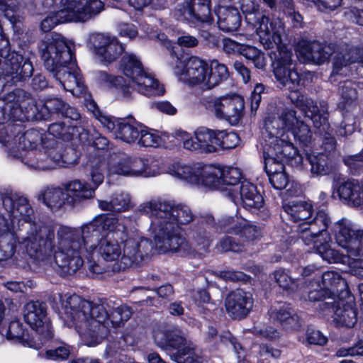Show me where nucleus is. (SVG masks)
<instances>
[{
	"mask_svg": "<svg viewBox=\"0 0 363 363\" xmlns=\"http://www.w3.org/2000/svg\"><path fill=\"white\" fill-rule=\"evenodd\" d=\"M63 319L74 326L81 338L92 340L116 339L117 335L132 314L127 305L113 308L109 303L95 304L77 295L69 296L62 303Z\"/></svg>",
	"mask_w": 363,
	"mask_h": 363,
	"instance_id": "f257e3e1",
	"label": "nucleus"
},
{
	"mask_svg": "<svg viewBox=\"0 0 363 363\" xmlns=\"http://www.w3.org/2000/svg\"><path fill=\"white\" fill-rule=\"evenodd\" d=\"M138 211L148 215L151 220L154 250L162 252H178L181 256L194 257L198 255L181 235L180 225H188L194 219V215L188 206L150 201L140 205Z\"/></svg>",
	"mask_w": 363,
	"mask_h": 363,
	"instance_id": "f03ea898",
	"label": "nucleus"
},
{
	"mask_svg": "<svg viewBox=\"0 0 363 363\" xmlns=\"http://www.w3.org/2000/svg\"><path fill=\"white\" fill-rule=\"evenodd\" d=\"M107 235L94 220L80 229L62 227L57 230L55 262L62 276H70L83 265L82 255H91Z\"/></svg>",
	"mask_w": 363,
	"mask_h": 363,
	"instance_id": "7ed1b4c3",
	"label": "nucleus"
},
{
	"mask_svg": "<svg viewBox=\"0 0 363 363\" xmlns=\"http://www.w3.org/2000/svg\"><path fill=\"white\" fill-rule=\"evenodd\" d=\"M94 220L101 228L104 234L111 236L110 231L115 229L125 233L126 238L123 240V255L119 261L113 264V272L138 267L153 252L154 244L151 240L139 236H130L127 228L123 224H118V220L113 216L103 214Z\"/></svg>",
	"mask_w": 363,
	"mask_h": 363,
	"instance_id": "20e7f679",
	"label": "nucleus"
},
{
	"mask_svg": "<svg viewBox=\"0 0 363 363\" xmlns=\"http://www.w3.org/2000/svg\"><path fill=\"white\" fill-rule=\"evenodd\" d=\"M63 9L50 13L41 21L40 29L49 32L60 23L69 21L86 22L104 9V3L101 0H61Z\"/></svg>",
	"mask_w": 363,
	"mask_h": 363,
	"instance_id": "39448f33",
	"label": "nucleus"
},
{
	"mask_svg": "<svg viewBox=\"0 0 363 363\" xmlns=\"http://www.w3.org/2000/svg\"><path fill=\"white\" fill-rule=\"evenodd\" d=\"M66 191L60 188H48L38 196L52 211H58L66 203L74 206L83 200L94 196V189L82 184L79 180H74L65 186Z\"/></svg>",
	"mask_w": 363,
	"mask_h": 363,
	"instance_id": "423d86ee",
	"label": "nucleus"
},
{
	"mask_svg": "<svg viewBox=\"0 0 363 363\" xmlns=\"http://www.w3.org/2000/svg\"><path fill=\"white\" fill-rule=\"evenodd\" d=\"M120 69L144 95H162L164 89L157 79L147 73L140 60L133 54L125 53L120 64Z\"/></svg>",
	"mask_w": 363,
	"mask_h": 363,
	"instance_id": "0eeeda50",
	"label": "nucleus"
},
{
	"mask_svg": "<svg viewBox=\"0 0 363 363\" xmlns=\"http://www.w3.org/2000/svg\"><path fill=\"white\" fill-rule=\"evenodd\" d=\"M55 231L52 226L40 224H30L27 236L23 239L26 252L30 257L43 259L53 250H57V240L54 242Z\"/></svg>",
	"mask_w": 363,
	"mask_h": 363,
	"instance_id": "6e6552de",
	"label": "nucleus"
},
{
	"mask_svg": "<svg viewBox=\"0 0 363 363\" xmlns=\"http://www.w3.org/2000/svg\"><path fill=\"white\" fill-rule=\"evenodd\" d=\"M45 67L52 72L73 60V53L65 38L58 33H52L41 41L39 45Z\"/></svg>",
	"mask_w": 363,
	"mask_h": 363,
	"instance_id": "1a4fd4ad",
	"label": "nucleus"
},
{
	"mask_svg": "<svg viewBox=\"0 0 363 363\" xmlns=\"http://www.w3.org/2000/svg\"><path fill=\"white\" fill-rule=\"evenodd\" d=\"M202 103L217 118L227 121L232 125L238 124L243 115L244 100L239 96L204 98Z\"/></svg>",
	"mask_w": 363,
	"mask_h": 363,
	"instance_id": "9d476101",
	"label": "nucleus"
},
{
	"mask_svg": "<svg viewBox=\"0 0 363 363\" xmlns=\"http://www.w3.org/2000/svg\"><path fill=\"white\" fill-rule=\"evenodd\" d=\"M175 63L174 72L180 80L191 86L199 85L201 89H207L206 79L208 65L197 57H191L185 62L177 56H172Z\"/></svg>",
	"mask_w": 363,
	"mask_h": 363,
	"instance_id": "9b49d317",
	"label": "nucleus"
},
{
	"mask_svg": "<svg viewBox=\"0 0 363 363\" xmlns=\"http://www.w3.org/2000/svg\"><path fill=\"white\" fill-rule=\"evenodd\" d=\"M335 240L349 256L363 255V230L354 228L347 219L342 218L334 225Z\"/></svg>",
	"mask_w": 363,
	"mask_h": 363,
	"instance_id": "f8f14e48",
	"label": "nucleus"
},
{
	"mask_svg": "<svg viewBox=\"0 0 363 363\" xmlns=\"http://www.w3.org/2000/svg\"><path fill=\"white\" fill-rule=\"evenodd\" d=\"M29 93L23 89H16L0 99V125L9 119L23 121L26 120L24 106Z\"/></svg>",
	"mask_w": 363,
	"mask_h": 363,
	"instance_id": "ddd939ff",
	"label": "nucleus"
},
{
	"mask_svg": "<svg viewBox=\"0 0 363 363\" xmlns=\"http://www.w3.org/2000/svg\"><path fill=\"white\" fill-rule=\"evenodd\" d=\"M184 149L197 153H213L218 150V130L206 127L196 129L194 136L189 138L187 133H180Z\"/></svg>",
	"mask_w": 363,
	"mask_h": 363,
	"instance_id": "4468645a",
	"label": "nucleus"
},
{
	"mask_svg": "<svg viewBox=\"0 0 363 363\" xmlns=\"http://www.w3.org/2000/svg\"><path fill=\"white\" fill-rule=\"evenodd\" d=\"M118 174L125 177H150L151 172L147 160L122 155L112 158L108 167V175Z\"/></svg>",
	"mask_w": 363,
	"mask_h": 363,
	"instance_id": "2eb2a0df",
	"label": "nucleus"
},
{
	"mask_svg": "<svg viewBox=\"0 0 363 363\" xmlns=\"http://www.w3.org/2000/svg\"><path fill=\"white\" fill-rule=\"evenodd\" d=\"M27 106H24L26 110V121L48 120L51 113L62 115L67 104L60 98H50L44 103L38 104L30 94L26 99Z\"/></svg>",
	"mask_w": 363,
	"mask_h": 363,
	"instance_id": "dca6fc26",
	"label": "nucleus"
},
{
	"mask_svg": "<svg viewBox=\"0 0 363 363\" xmlns=\"http://www.w3.org/2000/svg\"><path fill=\"white\" fill-rule=\"evenodd\" d=\"M217 229L225 234L239 235L246 242H253L261 237L259 229L245 219L238 216H224L217 224Z\"/></svg>",
	"mask_w": 363,
	"mask_h": 363,
	"instance_id": "f3484780",
	"label": "nucleus"
},
{
	"mask_svg": "<svg viewBox=\"0 0 363 363\" xmlns=\"http://www.w3.org/2000/svg\"><path fill=\"white\" fill-rule=\"evenodd\" d=\"M89 43L104 63L111 64L123 52L125 48L116 37L96 33L90 36Z\"/></svg>",
	"mask_w": 363,
	"mask_h": 363,
	"instance_id": "a211bd4d",
	"label": "nucleus"
},
{
	"mask_svg": "<svg viewBox=\"0 0 363 363\" xmlns=\"http://www.w3.org/2000/svg\"><path fill=\"white\" fill-rule=\"evenodd\" d=\"M46 308L43 303L30 301L25 305L23 317L26 323L40 335L42 338L52 339V325L45 320Z\"/></svg>",
	"mask_w": 363,
	"mask_h": 363,
	"instance_id": "6ab92c4d",
	"label": "nucleus"
},
{
	"mask_svg": "<svg viewBox=\"0 0 363 363\" xmlns=\"http://www.w3.org/2000/svg\"><path fill=\"white\" fill-rule=\"evenodd\" d=\"M253 303L252 294L240 289L230 291L225 298L226 312L235 320L246 318L252 309Z\"/></svg>",
	"mask_w": 363,
	"mask_h": 363,
	"instance_id": "aec40b11",
	"label": "nucleus"
},
{
	"mask_svg": "<svg viewBox=\"0 0 363 363\" xmlns=\"http://www.w3.org/2000/svg\"><path fill=\"white\" fill-rule=\"evenodd\" d=\"M0 201L10 218L31 221L33 210L26 197L6 191L0 194Z\"/></svg>",
	"mask_w": 363,
	"mask_h": 363,
	"instance_id": "412c9836",
	"label": "nucleus"
},
{
	"mask_svg": "<svg viewBox=\"0 0 363 363\" xmlns=\"http://www.w3.org/2000/svg\"><path fill=\"white\" fill-rule=\"evenodd\" d=\"M253 22L254 23L251 24L256 28L260 43L265 49L273 48L274 45L281 44V26L279 23L270 22L269 18L262 13H258Z\"/></svg>",
	"mask_w": 363,
	"mask_h": 363,
	"instance_id": "4be33fe9",
	"label": "nucleus"
},
{
	"mask_svg": "<svg viewBox=\"0 0 363 363\" xmlns=\"http://www.w3.org/2000/svg\"><path fill=\"white\" fill-rule=\"evenodd\" d=\"M333 189L337 194L339 199L349 206H361L363 202V187L354 179H345L335 177Z\"/></svg>",
	"mask_w": 363,
	"mask_h": 363,
	"instance_id": "5701e85b",
	"label": "nucleus"
},
{
	"mask_svg": "<svg viewBox=\"0 0 363 363\" xmlns=\"http://www.w3.org/2000/svg\"><path fill=\"white\" fill-rule=\"evenodd\" d=\"M177 11L191 22H208L211 19V0H191L179 5Z\"/></svg>",
	"mask_w": 363,
	"mask_h": 363,
	"instance_id": "b1692460",
	"label": "nucleus"
},
{
	"mask_svg": "<svg viewBox=\"0 0 363 363\" xmlns=\"http://www.w3.org/2000/svg\"><path fill=\"white\" fill-rule=\"evenodd\" d=\"M50 73L67 91L72 93L74 91L80 93L84 91L85 87L84 82L77 72V65L73 60Z\"/></svg>",
	"mask_w": 363,
	"mask_h": 363,
	"instance_id": "393cba45",
	"label": "nucleus"
},
{
	"mask_svg": "<svg viewBox=\"0 0 363 363\" xmlns=\"http://www.w3.org/2000/svg\"><path fill=\"white\" fill-rule=\"evenodd\" d=\"M298 155V149L284 138L274 139L264 149V161L270 159L274 163L280 162L284 164L286 162L295 158Z\"/></svg>",
	"mask_w": 363,
	"mask_h": 363,
	"instance_id": "a878e982",
	"label": "nucleus"
},
{
	"mask_svg": "<svg viewBox=\"0 0 363 363\" xmlns=\"http://www.w3.org/2000/svg\"><path fill=\"white\" fill-rule=\"evenodd\" d=\"M100 122L108 130L113 133L116 138L127 143H134L140 135V130L135 125L125 122L112 119L108 116H101Z\"/></svg>",
	"mask_w": 363,
	"mask_h": 363,
	"instance_id": "bb28decb",
	"label": "nucleus"
},
{
	"mask_svg": "<svg viewBox=\"0 0 363 363\" xmlns=\"http://www.w3.org/2000/svg\"><path fill=\"white\" fill-rule=\"evenodd\" d=\"M158 346L163 348L177 363H199L194 351L184 342H159Z\"/></svg>",
	"mask_w": 363,
	"mask_h": 363,
	"instance_id": "cd10ccee",
	"label": "nucleus"
},
{
	"mask_svg": "<svg viewBox=\"0 0 363 363\" xmlns=\"http://www.w3.org/2000/svg\"><path fill=\"white\" fill-rule=\"evenodd\" d=\"M214 225V218L212 216H206L201 217L191 229V240L199 250L206 251L210 246L211 237L208 229Z\"/></svg>",
	"mask_w": 363,
	"mask_h": 363,
	"instance_id": "c85d7f7f",
	"label": "nucleus"
},
{
	"mask_svg": "<svg viewBox=\"0 0 363 363\" xmlns=\"http://www.w3.org/2000/svg\"><path fill=\"white\" fill-rule=\"evenodd\" d=\"M334 52L331 45L323 44L318 41L305 43L300 50L306 60L317 65H321L328 61Z\"/></svg>",
	"mask_w": 363,
	"mask_h": 363,
	"instance_id": "c756f323",
	"label": "nucleus"
},
{
	"mask_svg": "<svg viewBox=\"0 0 363 363\" xmlns=\"http://www.w3.org/2000/svg\"><path fill=\"white\" fill-rule=\"evenodd\" d=\"M217 24L223 32L237 30L242 23V16L239 10L234 6H219L216 10Z\"/></svg>",
	"mask_w": 363,
	"mask_h": 363,
	"instance_id": "7c9ffc66",
	"label": "nucleus"
},
{
	"mask_svg": "<svg viewBox=\"0 0 363 363\" xmlns=\"http://www.w3.org/2000/svg\"><path fill=\"white\" fill-rule=\"evenodd\" d=\"M356 62L363 64V48L348 47L347 45L341 48L335 52L332 75L337 74L344 67Z\"/></svg>",
	"mask_w": 363,
	"mask_h": 363,
	"instance_id": "2f4dec72",
	"label": "nucleus"
},
{
	"mask_svg": "<svg viewBox=\"0 0 363 363\" xmlns=\"http://www.w3.org/2000/svg\"><path fill=\"white\" fill-rule=\"evenodd\" d=\"M197 172L198 183L196 184L220 190L227 189L222 186V169L199 164Z\"/></svg>",
	"mask_w": 363,
	"mask_h": 363,
	"instance_id": "473e14b6",
	"label": "nucleus"
},
{
	"mask_svg": "<svg viewBox=\"0 0 363 363\" xmlns=\"http://www.w3.org/2000/svg\"><path fill=\"white\" fill-rule=\"evenodd\" d=\"M321 279L323 287L325 290L333 291L340 298L350 296L347 283L339 273L333 271L325 272L322 274Z\"/></svg>",
	"mask_w": 363,
	"mask_h": 363,
	"instance_id": "72a5a7b5",
	"label": "nucleus"
},
{
	"mask_svg": "<svg viewBox=\"0 0 363 363\" xmlns=\"http://www.w3.org/2000/svg\"><path fill=\"white\" fill-rule=\"evenodd\" d=\"M239 193L245 208L259 209L263 206V197L254 184L246 181L242 182L239 187Z\"/></svg>",
	"mask_w": 363,
	"mask_h": 363,
	"instance_id": "f704fd0d",
	"label": "nucleus"
},
{
	"mask_svg": "<svg viewBox=\"0 0 363 363\" xmlns=\"http://www.w3.org/2000/svg\"><path fill=\"white\" fill-rule=\"evenodd\" d=\"M306 159L311 165V172L313 176L328 175L333 171L331 157L323 152L307 154Z\"/></svg>",
	"mask_w": 363,
	"mask_h": 363,
	"instance_id": "c9c22d12",
	"label": "nucleus"
},
{
	"mask_svg": "<svg viewBox=\"0 0 363 363\" xmlns=\"http://www.w3.org/2000/svg\"><path fill=\"white\" fill-rule=\"evenodd\" d=\"M264 169L269 177V180L274 188L283 189L288 184L289 179L284 172V164L274 163L272 160L264 161Z\"/></svg>",
	"mask_w": 363,
	"mask_h": 363,
	"instance_id": "e433bc0d",
	"label": "nucleus"
},
{
	"mask_svg": "<svg viewBox=\"0 0 363 363\" xmlns=\"http://www.w3.org/2000/svg\"><path fill=\"white\" fill-rule=\"evenodd\" d=\"M276 283L288 294H295L303 289L305 283L301 279H294L284 269H279L272 274Z\"/></svg>",
	"mask_w": 363,
	"mask_h": 363,
	"instance_id": "4c0bfd02",
	"label": "nucleus"
},
{
	"mask_svg": "<svg viewBox=\"0 0 363 363\" xmlns=\"http://www.w3.org/2000/svg\"><path fill=\"white\" fill-rule=\"evenodd\" d=\"M274 74L280 89L287 90L298 89L301 78L295 66L274 70Z\"/></svg>",
	"mask_w": 363,
	"mask_h": 363,
	"instance_id": "58836bf2",
	"label": "nucleus"
},
{
	"mask_svg": "<svg viewBox=\"0 0 363 363\" xmlns=\"http://www.w3.org/2000/svg\"><path fill=\"white\" fill-rule=\"evenodd\" d=\"M0 11L13 25L15 30H21L24 16L17 0H0Z\"/></svg>",
	"mask_w": 363,
	"mask_h": 363,
	"instance_id": "ea45409f",
	"label": "nucleus"
},
{
	"mask_svg": "<svg viewBox=\"0 0 363 363\" xmlns=\"http://www.w3.org/2000/svg\"><path fill=\"white\" fill-rule=\"evenodd\" d=\"M98 202L99 208L105 211L121 213L133 207L130 195L124 192L114 194L110 201L99 200Z\"/></svg>",
	"mask_w": 363,
	"mask_h": 363,
	"instance_id": "a19ab883",
	"label": "nucleus"
},
{
	"mask_svg": "<svg viewBox=\"0 0 363 363\" xmlns=\"http://www.w3.org/2000/svg\"><path fill=\"white\" fill-rule=\"evenodd\" d=\"M283 208L294 222L305 223L312 217V206L305 201L289 203L285 204Z\"/></svg>",
	"mask_w": 363,
	"mask_h": 363,
	"instance_id": "79ce46f5",
	"label": "nucleus"
},
{
	"mask_svg": "<svg viewBox=\"0 0 363 363\" xmlns=\"http://www.w3.org/2000/svg\"><path fill=\"white\" fill-rule=\"evenodd\" d=\"M339 92L341 96L339 108L341 110L357 109V92L354 82L352 81L342 82L339 87Z\"/></svg>",
	"mask_w": 363,
	"mask_h": 363,
	"instance_id": "37998d69",
	"label": "nucleus"
},
{
	"mask_svg": "<svg viewBox=\"0 0 363 363\" xmlns=\"http://www.w3.org/2000/svg\"><path fill=\"white\" fill-rule=\"evenodd\" d=\"M333 314V321L340 326L352 328L357 321V310L350 304L343 303Z\"/></svg>",
	"mask_w": 363,
	"mask_h": 363,
	"instance_id": "c03bdc74",
	"label": "nucleus"
},
{
	"mask_svg": "<svg viewBox=\"0 0 363 363\" xmlns=\"http://www.w3.org/2000/svg\"><path fill=\"white\" fill-rule=\"evenodd\" d=\"M229 72L227 67L220 63L217 60H213L208 67L207 79L206 84L207 89H211L218 85L222 81L227 79Z\"/></svg>",
	"mask_w": 363,
	"mask_h": 363,
	"instance_id": "a18cd8bd",
	"label": "nucleus"
},
{
	"mask_svg": "<svg viewBox=\"0 0 363 363\" xmlns=\"http://www.w3.org/2000/svg\"><path fill=\"white\" fill-rule=\"evenodd\" d=\"M315 250L323 259L328 263L345 264L348 258V254L347 255L341 254L338 250L332 248L325 241H315Z\"/></svg>",
	"mask_w": 363,
	"mask_h": 363,
	"instance_id": "49530a36",
	"label": "nucleus"
},
{
	"mask_svg": "<svg viewBox=\"0 0 363 363\" xmlns=\"http://www.w3.org/2000/svg\"><path fill=\"white\" fill-rule=\"evenodd\" d=\"M108 167L109 164H107L105 161L99 160V159H94L90 161L89 164L87 165L89 175L95 186L92 187L94 190L104 182L106 172H107V175L109 176ZM83 184L89 188H91L87 184Z\"/></svg>",
	"mask_w": 363,
	"mask_h": 363,
	"instance_id": "de8ad7c7",
	"label": "nucleus"
},
{
	"mask_svg": "<svg viewBox=\"0 0 363 363\" xmlns=\"http://www.w3.org/2000/svg\"><path fill=\"white\" fill-rule=\"evenodd\" d=\"M101 257L107 262H113L118 259L121 255V249L117 241L106 235L100 245L97 247Z\"/></svg>",
	"mask_w": 363,
	"mask_h": 363,
	"instance_id": "09e8293b",
	"label": "nucleus"
},
{
	"mask_svg": "<svg viewBox=\"0 0 363 363\" xmlns=\"http://www.w3.org/2000/svg\"><path fill=\"white\" fill-rule=\"evenodd\" d=\"M43 135L35 129H29L18 135V149L34 150L42 144Z\"/></svg>",
	"mask_w": 363,
	"mask_h": 363,
	"instance_id": "8fccbe9b",
	"label": "nucleus"
},
{
	"mask_svg": "<svg viewBox=\"0 0 363 363\" xmlns=\"http://www.w3.org/2000/svg\"><path fill=\"white\" fill-rule=\"evenodd\" d=\"M17 239L11 231H5L0 234V261L11 258L16 252Z\"/></svg>",
	"mask_w": 363,
	"mask_h": 363,
	"instance_id": "3c124183",
	"label": "nucleus"
},
{
	"mask_svg": "<svg viewBox=\"0 0 363 363\" xmlns=\"http://www.w3.org/2000/svg\"><path fill=\"white\" fill-rule=\"evenodd\" d=\"M0 57L4 58L3 66L4 67H1V74L6 76L13 72V70H16V67L26 60L21 55L4 49L0 50Z\"/></svg>",
	"mask_w": 363,
	"mask_h": 363,
	"instance_id": "603ef678",
	"label": "nucleus"
},
{
	"mask_svg": "<svg viewBox=\"0 0 363 363\" xmlns=\"http://www.w3.org/2000/svg\"><path fill=\"white\" fill-rule=\"evenodd\" d=\"M271 318L283 324L285 327L296 329L299 327V319L296 315L284 308H272L269 312Z\"/></svg>",
	"mask_w": 363,
	"mask_h": 363,
	"instance_id": "864d4df0",
	"label": "nucleus"
},
{
	"mask_svg": "<svg viewBox=\"0 0 363 363\" xmlns=\"http://www.w3.org/2000/svg\"><path fill=\"white\" fill-rule=\"evenodd\" d=\"M275 46L277 52H274L273 71L295 66L291 59V51L281 44Z\"/></svg>",
	"mask_w": 363,
	"mask_h": 363,
	"instance_id": "5fc2aeb1",
	"label": "nucleus"
},
{
	"mask_svg": "<svg viewBox=\"0 0 363 363\" xmlns=\"http://www.w3.org/2000/svg\"><path fill=\"white\" fill-rule=\"evenodd\" d=\"M242 241H238V239L231 236H225L222 238L218 243L217 249L222 252H242L246 250V245L250 242H246L245 238H242Z\"/></svg>",
	"mask_w": 363,
	"mask_h": 363,
	"instance_id": "6e6d98bb",
	"label": "nucleus"
},
{
	"mask_svg": "<svg viewBox=\"0 0 363 363\" xmlns=\"http://www.w3.org/2000/svg\"><path fill=\"white\" fill-rule=\"evenodd\" d=\"M44 156L45 154L40 151L28 150V152L23 156L22 162L28 167L35 169L45 170L52 168L51 164L45 162L43 160Z\"/></svg>",
	"mask_w": 363,
	"mask_h": 363,
	"instance_id": "4d7b16f0",
	"label": "nucleus"
},
{
	"mask_svg": "<svg viewBox=\"0 0 363 363\" xmlns=\"http://www.w3.org/2000/svg\"><path fill=\"white\" fill-rule=\"evenodd\" d=\"M199 164H196L192 167L177 164L174 166L172 174L179 179L187 181L189 183L196 184L198 183L197 172Z\"/></svg>",
	"mask_w": 363,
	"mask_h": 363,
	"instance_id": "13d9d810",
	"label": "nucleus"
},
{
	"mask_svg": "<svg viewBox=\"0 0 363 363\" xmlns=\"http://www.w3.org/2000/svg\"><path fill=\"white\" fill-rule=\"evenodd\" d=\"M305 223H307L311 228L320 235L322 232L326 231L332 222L327 213L323 211H319L315 213V216H312L311 219L305 222Z\"/></svg>",
	"mask_w": 363,
	"mask_h": 363,
	"instance_id": "bf43d9fd",
	"label": "nucleus"
},
{
	"mask_svg": "<svg viewBox=\"0 0 363 363\" xmlns=\"http://www.w3.org/2000/svg\"><path fill=\"white\" fill-rule=\"evenodd\" d=\"M21 126L14 124H8L0 129V143L10 147L18 141Z\"/></svg>",
	"mask_w": 363,
	"mask_h": 363,
	"instance_id": "052dcab7",
	"label": "nucleus"
},
{
	"mask_svg": "<svg viewBox=\"0 0 363 363\" xmlns=\"http://www.w3.org/2000/svg\"><path fill=\"white\" fill-rule=\"evenodd\" d=\"M355 109H345L342 111V121L338 129V134L340 136L347 137L352 135L356 129V118L354 114Z\"/></svg>",
	"mask_w": 363,
	"mask_h": 363,
	"instance_id": "680f3d73",
	"label": "nucleus"
},
{
	"mask_svg": "<svg viewBox=\"0 0 363 363\" xmlns=\"http://www.w3.org/2000/svg\"><path fill=\"white\" fill-rule=\"evenodd\" d=\"M344 298H340L337 293H333V291L325 290V295L323 297L319 307L323 311L333 313L334 311L344 303Z\"/></svg>",
	"mask_w": 363,
	"mask_h": 363,
	"instance_id": "e2e57ef3",
	"label": "nucleus"
},
{
	"mask_svg": "<svg viewBox=\"0 0 363 363\" xmlns=\"http://www.w3.org/2000/svg\"><path fill=\"white\" fill-rule=\"evenodd\" d=\"M290 94L289 99L291 103L295 106L297 108L303 111L304 113L309 110L313 108L314 110L315 103L311 99L308 98L305 95L298 91V89L289 90Z\"/></svg>",
	"mask_w": 363,
	"mask_h": 363,
	"instance_id": "0e129e2a",
	"label": "nucleus"
},
{
	"mask_svg": "<svg viewBox=\"0 0 363 363\" xmlns=\"http://www.w3.org/2000/svg\"><path fill=\"white\" fill-rule=\"evenodd\" d=\"M240 54L247 60H251L255 67L263 69L266 65L264 54L257 48L252 46L241 48Z\"/></svg>",
	"mask_w": 363,
	"mask_h": 363,
	"instance_id": "69168bd1",
	"label": "nucleus"
},
{
	"mask_svg": "<svg viewBox=\"0 0 363 363\" xmlns=\"http://www.w3.org/2000/svg\"><path fill=\"white\" fill-rule=\"evenodd\" d=\"M294 138L303 146H308L312 140V133L308 125L300 121L292 130Z\"/></svg>",
	"mask_w": 363,
	"mask_h": 363,
	"instance_id": "338daca9",
	"label": "nucleus"
},
{
	"mask_svg": "<svg viewBox=\"0 0 363 363\" xmlns=\"http://www.w3.org/2000/svg\"><path fill=\"white\" fill-rule=\"evenodd\" d=\"M16 70L11 72L8 76L11 77V80L14 82H21L30 78L33 73V67L29 60H25L16 67Z\"/></svg>",
	"mask_w": 363,
	"mask_h": 363,
	"instance_id": "774afa93",
	"label": "nucleus"
}]
</instances>
